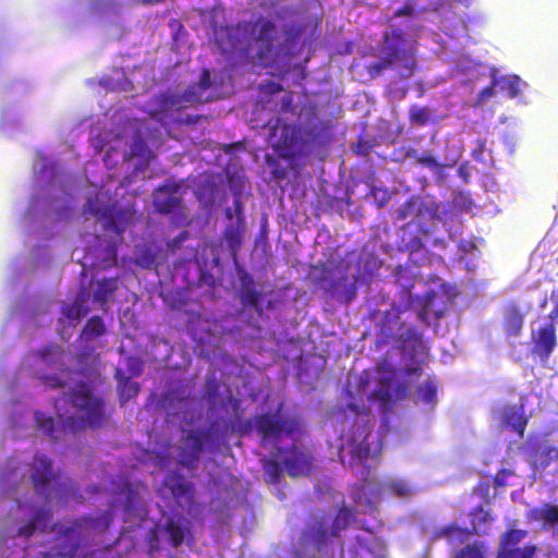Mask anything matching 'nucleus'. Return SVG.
I'll list each match as a JSON object with an SVG mask.
<instances>
[{
    "instance_id": "9",
    "label": "nucleus",
    "mask_w": 558,
    "mask_h": 558,
    "mask_svg": "<svg viewBox=\"0 0 558 558\" xmlns=\"http://www.w3.org/2000/svg\"><path fill=\"white\" fill-rule=\"evenodd\" d=\"M211 85L208 70H204L199 82L190 85L183 93L166 92L160 95L158 100L159 111L170 112L180 111L198 105L203 101L202 94Z\"/></svg>"
},
{
    "instance_id": "50",
    "label": "nucleus",
    "mask_w": 558,
    "mask_h": 558,
    "mask_svg": "<svg viewBox=\"0 0 558 558\" xmlns=\"http://www.w3.org/2000/svg\"><path fill=\"white\" fill-rule=\"evenodd\" d=\"M542 454L545 457V459L543 461L545 466H547L553 461H558V448L557 447H546Z\"/></svg>"
},
{
    "instance_id": "13",
    "label": "nucleus",
    "mask_w": 558,
    "mask_h": 558,
    "mask_svg": "<svg viewBox=\"0 0 558 558\" xmlns=\"http://www.w3.org/2000/svg\"><path fill=\"white\" fill-rule=\"evenodd\" d=\"M337 537L339 536L333 532L328 518L320 514L311 518L302 532L301 543L305 547H313L317 551H323Z\"/></svg>"
},
{
    "instance_id": "49",
    "label": "nucleus",
    "mask_w": 558,
    "mask_h": 558,
    "mask_svg": "<svg viewBox=\"0 0 558 558\" xmlns=\"http://www.w3.org/2000/svg\"><path fill=\"white\" fill-rule=\"evenodd\" d=\"M417 13L414 1L404 3L401 8L393 12V17L409 16L412 17Z\"/></svg>"
},
{
    "instance_id": "58",
    "label": "nucleus",
    "mask_w": 558,
    "mask_h": 558,
    "mask_svg": "<svg viewBox=\"0 0 558 558\" xmlns=\"http://www.w3.org/2000/svg\"><path fill=\"white\" fill-rule=\"evenodd\" d=\"M226 218L231 220L235 216V209H232L230 207L226 208L225 210Z\"/></svg>"
},
{
    "instance_id": "18",
    "label": "nucleus",
    "mask_w": 558,
    "mask_h": 558,
    "mask_svg": "<svg viewBox=\"0 0 558 558\" xmlns=\"http://www.w3.org/2000/svg\"><path fill=\"white\" fill-rule=\"evenodd\" d=\"M165 486L171 492L172 497L180 502L182 498L192 502L194 498V485L189 482L182 474L170 472L163 481Z\"/></svg>"
},
{
    "instance_id": "25",
    "label": "nucleus",
    "mask_w": 558,
    "mask_h": 558,
    "mask_svg": "<svg viewBox=\"0 0 558 558\" xmlns=\"http://www.w3.org/2000/svg\"><path fill=\"white\" fill-rule=\"evenodd\" d=\"M118 290V279L102 278L97 282L96 289L93 294V300L100 305H106L113 293Z\"/></svg>"
},
{
    "instance_id": "53",
    "label": "nucleus",
    "mask_w": 558,
    "mask_h": 558,
    "mask_svg": "<svg viewBox=\"0 0 558 558\" xmlns=\"http://www.w3.org/2000/svg\"><path fill=\"white\" fill-rule=\"evenodd\" d=\"M241 289H248L255 287L253 277L245 270H241L239 274Z\"/></svg>"
},
{
    "instance_id": "59",
    "label": "nucleus",
    "mask_w": 558,
    "mask_h": 558,
    "mask_svg": "<svg viewBox=\"0 0 558 558\" xmlns=\"http://www.w3.org/2000/svg\"><path fill=\"white\" fill-rule=\"evenodd\" d=\"M365 505H366V508L369 510V511H375L377 508H376V505L371 500V499H365Z\"/></svg>"
},
{
    "instance_id": "21",
    "label": "nucleus",
    "mask_w": 558,
    "mask_h": 558,
    "mask_svg": "<svg viewBox=\"0 0 558 558\" xmlns=\"http://www.w3.org/2000/svg\"><path fill=\"white\" fill-rule=\"evenodd\" d=\"M182 206V198L168 193L167 187H159L154 194V207L160 214H171Z\"/></svg>"
},
{
    "instance_id": "26",
    "label": "nucleus",
    "mask_w": 558,
    "mask_h": 558,
    "mask_svg": "<svg viewBox=\"0 0 558 558\" xmlns=\"http://www.w3.org/2000/svg\"><path fill=\"white\" fill-rule=\"evenodd\" d=\"M504 423L509 425L521 438L527 425V418L524 416L521 408L511 407L504 412Z\"/></svg>"
},
{
    "instance_id": "17",
    "label": "nucleus",
    "mask_w": 558,
    "mask_h": 558,
    "mask_svg": "<svg viewBox=\"0 0 558 558\" xmlns=\"http://www.w3.org/2000/svg\"><path fill=\"white\" fill-rule=\"evenodd\" d=\"M288 453L282 461L288 475L291 477L310 475L313 465L312 456L296 446H292Z\"/></svg>"
},
{
    "instance_id": "15",
    "label": "nucleus",
    "mask_w": 558,
    "mask_h": 558,
    "mask_svg": "<svg viewBox=\"0 0 558 558\" xmlns=\"http://www.w3.org/2000/svg\"><path fill=\"white\" fill-rule=\"evenodd\" d=\"M524 326V313L515 302H509L501 310V329L507 339L519 338Z\"/></svg>"
},
{
    "instance_id": "61",
    "label": "nucleus",
    "mask_w": 558,
    "mask_h": 558,
    "mask_svg": "<svg viewBox=\"0 0 558 558\" xmlns=\"http://www.w3.org/2000/svg\"><path fill=\"white\" fill-rule=\"evenodd\" d=\"M418 318L422 319V320H426L427 319L425 310L420 311Z\"/></svg>"
},
{
    "instance_id": "7",
    "label": "nucleus",
    "mask_w": 558,
    "mask_h": 558,
    "mask_svg": "<svg viewBox=\"0 0 558 558\" xmlns=\"http://www.w3.org/2000/svg\"><path fill=\"white\" fill-rule=\"evenodd\" d=\"M271 146L281 159L290 163L291 169L299 174L300 163L296 162L298 149L301 145V130L281 119H277L269 134Z\"/></svg>"
},
{
    "instance_id": "56",
    "label": "nucleus",
    "mask_w": 558,
    "mask_h": 558,
    "mask_svg": "<svg viewBox=\"0 0 558 558\" xmlns=\"http://www.w3.org/2000/svg\"><path fill=\"white\" fill-rule=\"evenodd\" d=\"M405 156L413 159L415 163H417V158H420L421 155L417 153L415 148L410 147L407 149Z\"/></svg>"
},
{
    "instance_id": "55",
    "label": "nucleus",
    "mask_w": 558,
    "mask_h": 558,
    "mask_svg": "<svg viewBox=\"0 0 558 558\" xmlns=\"http://www.w3.org/2000/svg\"><path fill=\"white\" fill-rule=\"evenodd\" d=\"M187 231H182L179 233L178 236H175L174 239H172L169 243H168V246L171 248V250H174L177 247L180 246V244L185 241L187 239Z\"/></svg>"
},
{
    "instance_id": "35",
    "label": "nucleus",
    "mask_w": 558,
    "mask_h": 558,
    "mask_svg": "<svg viewBox=\"0 0 558 558\" xmlns=\"http://www.w3.org/2000/svg\"><path fill=\"white\" fill-rule=\"evenodd\" d=\"M88 311V307L83 304V299H76L74 303L63 307L64 316L72 322H80Z\"/></svg>"
},
{
    "instance_id": "11",
    "label": "nucleus",
    "mask_w": 558,
    "mask_h": 558,
    "mask_svg": "<svg viewBox=\"0 0 558 558\" xmlns=\"http://www.w3.org/2000/svg\"><path fill=\"white\" fill-rule=\"evenodd\" d=\"M84 213L93 215L97 220H102L104 229L112 230L118 235H121L125 231L133 217L132 210L121 208L117 203L100 207L96 205V202L92 197L87 199Z\"/></svg>"
},
{
    "instance_id": "24",
    "label": "nucleus",
    "mask_w": 558,
    "mask_h": 558,
    "mask_svg": "<svg viewBox=\"0 0 558 558\" xmlns=\"http://www.w3.org/2000/svg\"><path fill=\"white\" fill-rule=\"evenodd\" d=\"M116 377L118 379L120 404L124 405L129 400L137 397L140 385L136 381H132L129 377H124L120 369H117Z\"/></svg>"
},
{
    "instance_id": "30",
    "label": "nucleus",
    "mask_w": 558,
    "mask_h": 558,
    "mask_svg": "<svg viewBox=\"0 0 558 558\" xmlns=\"http://www.w3.org/2000/svg\"><path fill=\"white\" fill-rule=\"evenodd\" d=\"M106 327L102 318L100 316H93L86 322L82 330V336L85 340L90 341L104 335Z\"/></svg>"
},
{
    "instance_id": "19",
    "label": "nucleus",
    "mask_w": 558,
    "mask_h": 558,
    "mask_svg": "<svg viewBox=\"0 0 558 558\" xmlns=\"http://www.w3.org/2000/svg\"><path fill=\"white\" fill-rule=\"evenodd\" d=\"M412 227H414V231L405 232L402 241L405 251L410 253H417L424 248L425 242L430 234V230L427 226L422 223H408V229H411Z\"/></svg>"
},
{
    "instance_id": "64",
    "label": "nucleus",
    "mask_w": 558,
    "mask_h": 558,
    "mask_svg": "<svg viewBox=\"0 0 558 558\" xmlns=\"http://www.w3.org/2000/svg\"><path fill=\"white\" fill-rule=\"evenodd\" d=\"M407 390H408L407 386H403V387H402V392H403V395H405Z\"/></svg>"
},
{
    "instance_id": "57",
    "label": "nucleus",
    "mask_w": 558,
    "mask_h": 558,
    "mask_svg": "<svg viewBox=\"0 0 558 558\" xmlns=\"http://www.w3.org/2000/svg\"><path fill=\"white\" fill-rule=\"evenodd\" d=\"M404 372H405V374L408 376H411V375L421 376L422 367L421 366H415V367H411V368H405Z\"/></svg>"
},
{
    "instance_id": "34",
    "label": "nucleus",
    "mask_w": 558,
    "mask_h": 558,
    "mask_svg": "<svg viewBox=\"0 0 558 558\" xmlns=\"http://www.w3.org/2000/svg\"><path fill=\"white\" fill-rule=\"evenodd\" d=\"M535 554V545H524L517 549L497 550L495 558H534Z\"/></svg>"
},
{
    "instance_id": "22",
    "label": "nucleus",
    "mask_w": 558,
    "mask_h": 558,
    "mask_svg": "<svg viewBox=\"0 0 558 558\" xmlns=\"http://www.w3.org/2000/svg\"><path fill=\"white\" fill-rule=\"evenodd\" d=\"M489 75L493 78L494 85L501 92H506L509 98L513 99L520 95L521 80L518 75H498V71L495 68L490 69Z\"/></svg>"
},
{
    "instance_id": "62",
    "label": "nucleus",
    "mask_w": 558,
    "mask_h": 558,
    "mask_svg": "<svg viewBox=\"0 0 558 558\" xmlns=\"http://www.w3.org/2000/svg\"><path fill=\"white\" fill-rule=\"evenodd\" d=\"M547 304V299L545 298L542 303H541V306L544 307L545 305Z\"/></svg>"
},
{
    "instance_id": "40",
    "label": "nucleus",
    "mask_w": 558,
    "mask_h": 558,
    "mask_svg": "<svg viewBox=\"0 0 558 558\" xmlns=\"http://www.w3.org/2000/svg\"><path fill=\"white\" fill-rule=\"evenodd\" d=\"M35 421L38 429H40L45 435L57 439L58 437L54 436V421L51 416H47L44 413L37 411L35 413Z\"/></svg>"
},
{
    "instance_id": "29",
    "label": "nucleus",
    "mask_w": 558,
    "mask_h": 558,
    "mask_svg": "<svg viewBox=\"0 0 558 558\" xmlns=\"http://www.w3.org/2000/svg\"><path fill=\"white\" fill-rule=\"evenodd\" d=\"M263 299L262 293L256 290L255 287L240 290V302L244 307H253L259 315L263 313L260 301Z\"/></svg>"
},
{
    "instance_id": "39",
    "label": "nucleus",
    "mask_w": 558,
    "mask_h": 558,
    "mask_svg": "<svg viewBox=\"0 0 558 558\" xmlns=\"http://www.w3.org/2000/svg\"><path fill=\"white\" fill-rule=\"evenodd\" d=\"M409 119L412 123L424 126L430 120V111L426 107L413 105L409 109Z\"/></svg>"
},
{
    "instance_id": "43",
    "label": "nucleus",
    "mask_w": 558,
    "mask_h": 558,
    "mask_svg": "<svg viewBox=\"0 0 558 558\" xmlns=\"http://www.w3.org/2000/svg\"><path fill=\"white\" fill-rule=\"evenodd\" d=\"M454 558H485L483 546L481 544H469L457 551Z\"/></svg>"
},
{
    "instance_id": "5",
    "label": "nucleus",
    "mask_w": 558,
    "mask_h": 558,
    "mask_svg": "<svg viewBox=\"0 0 558 558\" xmlns=\"http://www.w3.org/2000/svg\"><path fill=\"white\" fill-rule=\"evenodd\" d=\"M318 271L315 282L331 299L342 304H350L357 294L355 280L350 281L347 268L328 262L314 267Z\"/></svg>"
},
{
    "instance_id": "54",
    "label": "nucleus",
    "mask_w": 558,
    "mask_h": 558,
    "mask_svg": "<svg viewBox=\"0 0 558 558\" xmlns=\"http://www.w3.org/2000/svg\"><path fill=\"white\" fill-rule=\"evenodd\" d=\"M44 384L46 387L50 389H57L64 387V383H62L58 377L56 376H46L44 377Z\"/></svg>"
},
{
    "instance_id": "52",
    "label": "nucleus",
    "mask_w": 558,
    "mask_h": 558,
    "mask_svg": "<svg viewBox=\"0 0 558 558\" xmlns=\"http://www.w3.org/2000/svg\"><path fill=\"white\" fill-rule=\"evenodd\" d=\"M293 109V94L292 92H287L280 100V110L283 112L291 111Z\"/></svg>"
},
{
    "instance_id": "12",
    "label": "nucleus",
    "mask_w": 558,
    "mask_h": 558,
    "mask_svg": "<svg viewBox=\"0 0 558 558\" xmlns=\"http://www.w3.org/2000/svg\"><path fill=\"white\" fill-rule=\"evenodd\" d=\"M415 298L408 291L407 298L403 300V308L392 304L388 310L383 313V316L377 325V341L381 344H388L397 340L399 331L404 328V323L401 322V313L411 307Z\"/></svg>"
},
{
    "instance_id": "3",
    "label": "nucleus",
    "mask_w": 558,
    "mask_h": 558,
    "mask_svg": "<svg viewBox=\"0 0 558 558\" xmlns=\"http://www.w3.org/2000/svg\"><path fill=\"white\" fill-rule=\"evenodd\" d=\"M244 28L256 46L257 63L264 68L272 65L281 52L300 37L302 31L301 27L291 25L282 31L284 40L280 41V31L269 20L260 17L246 23Z\"/></svg>"
},
{
    "instance_id": "45",
    "label": "nucleus",
    "mask_w": 558,
    "mask_h": 558,
    "mask_svg": "<svg viewBox=\"0 0 558 558\" xmlns=\"http://www.w3.org/2000/svg\"><path fill=\"white\" fill-rule=\"evenodd\" d=\"M258 90L262 97H269L276 94H279L283 90V87L280 83L268 80L258 85Z\"/></svg>"
},
{
    "instance_id": "46",
    "label": "nucleus",
    "mask_w": 558,
    "mask_h": 558,
    "mask_svg": "<svg viewBox=\"0 0 558 558\" xmlns=\"http://www.w3.org/2000/svg\"><path fill=\"white\" fill-rule=\"evenodd\" d=\"M496 85L493 83V78H490V84L484 87L478 94L473 104V107H480L485 104L488 99L493 98L496 95Z\"/></svg>"
},
{
    "instance_id": "16",
    "label": "nucleus",
    "mask_w": 558,
    "mask_h": 558,
    "mask_svg": "<svg viewBox=\"0 0 558 558\" xmlns=\"http://www.w3.org/2000/svg\"><path fill=\"white\" fill-rule=\"evenodd\" d=\"M233 206L235 209V222L226 227L225 239L229 250L235 257L242 246L243 233L245 230L243 205L240 196L233 199Z\"/></svg>"
},
{
    "instance_id": "20",
    "label": "nucleus",
    "mask_w": 558,
    "mask_h": 558,
    "mask_svg": "<svg viewBox=\"0 0 558 558\" xmlns=\"http://www.w3.org/2000/svg\"><path fill=\"white\" fill-rule=\"evenodd\" d=\"M369 534L365 537L356 536V549L367 553L373 558H385L387 554V545L384 538L371 532L367 527H363Z\"/></svg>"
},
{
    "instance_id": "8",
    "label": "nucleus",
    "mask_w": 558,
    "mask_h": 558,
    "mask_svg": "<svg viewBox=\"0 0 558 558\" xmlns=\"http://www.w3.org/2000/svg\"><path fill=\"white\" fill-rule=\"evenodd\" d=\"M553 308L547 318L548 323L531 332V354L546 363L557 347L556 326L558 324V288L550 292Z\"/></svg>"
},
{
    "instance_id": "1",
    "label": "nucleus",
    "mask_w": 558,
    "mask_h": 558,
    "mask_svg": "<svg viewBox=\"0 0 558 558\" xmlns=\"http://www.w3.org/2000/svg\"><path fill=\"white\" fill-rule=\"evenodd\" d=\"M52 512L48 508L36 511L28 523L19 529V535L32 536L37 530L41 532H56L53 550L57 556L72 557L81 546V543L89 530L106 531L112 522L109 511L98 517H82L70 524L54 523L50 525Z\"/></svg>"
},
{
    "instance_id": "23",
    "label": "nucleus",
    "mask_w": 558,
    "mask_h": 558,
    "mask_svg": "<svg viewBox=\"0 0 558 558\" xmlns=\"http://www.w3.org/2000/svg\"><path fill=\"white\" fill-rule=\"evenodd\" d=\"M471 532L465 527H460L456 523H451L434 531L435 539L446 538L450 544L464 543Z\"/></svg>"
},
{
    "instance_id": "60",
    "label": "nucleus",
    "mask_w": 558,
    "mask_h": 558,
    "mask_svg": "<svg viewBox=\"0 0 558 558\" xmlns=\"http://www.w3.org/2000/svg\"><path fill=\"white\" fill-rule=\"evenodd\" d=\"M352 497H353V500H354V502L356 505H361L362 504L361 496H360L359 493H353Z\"/></svg>"
},
{
    "instance_id": "37",
    "label": "nucleus",
    "mask_w": 558,
    "mask_h": 558,
    "mask_svg": "<svg viewBox=\"0 0 558 558\" xmlns=\"http://www.w3.org/2000/svg\"><path fill=\"white\" fill-rule=\"evenodd\" d=\"M282 474L281 464L275 460H267L264 464V478L267 484H277Z\"/></svg>"
},
{
    "instance_id": "2",
    "label": "nucleus",
    "mask_w": 558,
    "mask_h": 558,
    "mask_svg": "<svg viewBox=\"0 0 558 558\" xmlns=\"http://www.w3.org/2000/svg\"><path fill=\"white\" fill-rule=\"evenodd\" d=\"M376 56L378 60L365 66L371 78H376L386 70H391L396 72L399 80H407L417 69V40L400 28L385 31Z\"/></svg>"
},
{
    "instance_id": "33",
    "label": "nucleus",
    "mask_w": 558,
    "mask_h": 558,
    "mask_svg": "<svg viewBox=\"0 0 558 558\" xmlns=\"http://www.w3.org/2000/svg\"><path fill=\"white\" fill-rule=\"evenodd\" d=\"M165 531L169 535L171 546L179 547L183 544L185 537L184 529L174 520L169 519L166 522Z\"/></svg>"
},
{
    "instance_id": "63",
    "label": "nucleus",
    "mask_w": 558,
    "mask_h": 558,
    "mask_svg": "<svg viewBox=\"0 0 558 558\" xmlns=\"http://www.w3.org/2000/svg\"><path fill=\"white\" fill-rule=\"evenodd\" d=\"M434 244L437 245V244H440L441 246H444V241H434Z\"/></svg>"
},
{
    "instance_id": "31",
    "label": "nucleus",
    "mask_w": 558,
    "mask_h": 558,
    "mask_svg": "<svg viewBox=\"0 0 558 558\" xmlns=\"http://www.w3.org/2000/svg\"><path fill=\"white\" fill-rule=\"evenodd\" d=\"M353 520V511L349 507L341 506L331 524L333 532H336V534L339 536L340 532L349 527Z\"/></svg>"
},
{
    "instance_id": "51",
    "label": "nucleus",
    "mask_w": 558,
    "mask_h": 558,
    "mask_svg": "<svg viewBox=\"0 0 558 558\" xmlns=\"http://www.w3.org/2000/svg\"><path fill=\"white\" fill-rule=\"evenodd\" d=\"M512 472L508 469H501L498 474L493 478L494 486L499 488L506 486V478L510 476Z\"/></svg>"
},
{
    "instance_id": "47",
    "label": "nucleus",
    "mask_w": 558,
    "mask_h": 558,
    "mask_svg": "<svg viewBox=\"0 0 558 558\" xmlns=\"http://www.w3.org/2000/svg\"><path fill=\"white\" fill-rule=\"evenodd\" d=\"M389 489L398 497H409L414 493L412 487L403 481H395L390 483Z\"/></svg>"
},
{
    "instance_id": "28",
    "label": "nucleus",
    "mask_w": 558,
    "mask_h": 558,
    "mask_svg": "<svg viewBox=\"0 0 558 558\" xmlns=\"http://www.w3.org/2000/svg\"><path fill=\"white\" fill-rule=\"evenodd\" d=\"M526 536V531L509 529L500 538L497 550H511L519 548L517 545Z\"/></svg>"
},
{
    "instance_id": "36",
    "label": "nucleus",
    "mask_w": 558,
    "mask_h": 558,
    "mask_svg": "<svg viewBox=\"0 0 558 558\" xmlns=\"http://www.w3.org/2000/svg\"><path fill=\"white\" fill-rule=\"evenodd\" d=\"M470 515L474 533H477V530L493 521L489 511L485 510L483 506H477L474 509H472Z\"/></svg>"
},
{
    "instance_id": "48",
    "label": "nucleus",
    "mask_w": 558,
    "mask_h": 558,
    "mask_svg": "<svg viewBox=\"0 0 558 558\" xmlns=\"http://www.w3.org/2000/svg\"><path fill=\"white\" fill-rule=\"evenodd\" d=\"M369 452H371L369 445L366 444L365 441H362V442L356 444L352 448L351 456L353 459H357L360 462H364L365 460H367Z\"/></svg>"
},
{
    "instance_id": "38",
    "label": "nucleus",
    "mask_w": 558,
    "mask_h": 558,
    "mask_svg": "<svg viewBox=\"0 0 558 558\" xmlns=\"http://www.w3.org/2000/svg\"><path fill=\"white\" fill-rule=\"evenodd\" d=\"M421 203L415 197H410L407 199L402 206L398 209L397 218L400 220H404L409 217L416 216L421 210Z\"/></svg>"
},
{
    "instance_id": "6",
    "label": "nucleus",
    "mask_w": 558,
    "mask_h": 558,
    "mask_svg": "<svg viewBox=\"0 0 558 558\" xmlns=\"http://www.w3.org/2000/svg\"><path fill=\"white\" fill-rule=\"evenodd\" d=\"M281 405L275 412H266L254 417V426L260 436L263 447L276 442L282 437H292L301 428V418L296 415L281 414Z\"/></svg>"
},
{
    "instance_id": "14",
    "label": "nucleus",
    "mask_w": 558,
    "mask_h": 558,
    "mask_svg": "<svg viewBox=\"0 0 558 558\" xmlns=\"http://www.w3.org/2000/svg\"><path fill=\"white\" fill-rule=\"evenodd\" d=\"M32 470L31 478L35 490L48 497L51 481L54 480L51 459L43 453H36L32 463Z\"/></svg>"
},
{
    "instance_id": "10",
    "label": "nucleus",
    "mask_w": 558,
    "mask_h": 558,
    "mask_svg": "<svg viewBox=\"0 0 558 558\" xmlns=\"http://www.w3.org/2000/svg\"><path fill=\"white\" fill-rule=\"evenodd\" d=\"M217 422H211L207 428L190 429L182 437V444L179 448V463L187 469H194L197 465L205 444H214L218 438L216 435Z\"/></svg>"
},
{
    "instance_id": "32",
    "label": "nucleus",
    "mask_w": 558,
    "mask_h": 558,
    "mask_svg": "<svg viewBox=\"0 0 558 558\" xmlns=\"http://www.w3.org/2000/svg\"><path fill=\"white\" fill-rule=\"evenodd\" d=\"M266 162L268 165V167L270 168V173H271V177L276 180H286L288 177H289V172H293L294 177H300V173L296 174L290 166L286 167V166H282L281 162L274 158V157H267L266 158ZM288 165H290L288 162ZM303 165H300V168H299V172L301 171V168H302Z\"/></svg>"
},
{
    "instance_id": "41",
    "label": "nucleus",
    "mask_w": 558,
    "mask_h": 558,
    "mask_svg": "<svg viewBox=\"0 0 558 558\" xmlns=\"http://www.w3.org/2000/svg\"><path fill=\"white\" fill-rule=\"evenodd\" d=\"M402 348L411 343H416L421 341V333L414 327H409L407 329H402L399 331V336L396 340Z\"/></svg>"
},
{
    "instance_id": "42",
    "label": "nucleus",
    "mask_w": 558,
    "mask_h": 558,
    "mask_svg": "<svg viewBox=\"0 0 558 558\" xmlns=\"http://www.w3.org/2000/svg\"><path fill=\"white\" fill-rule=\"evenodd\" d=\"M420 399L426 404H435L437 400V389L433 381H425L418 387Z\"/></svg>"
},
{
    "instance_id": "44",
    "label": "nucleus",
    "mask_w": 558,
    "mask_h": 558,
    "mask_svg": "<svg viewBox=\"0 0 558 558\" xmlns=\"http://www.w3.org/2000/svg\"><path fill=\"white\" fill-rule=\"evenodd\" d=\"M417 165L426 167L435 172H440L444 166L437 161V159L429 153L426 151L417 158Z\"/></svg>"
},
{
    "instance_id": "4",
    "label": "nucleus",
    "mask_w": 558,
    "mask_h": 558,
    "mask_svg": "<svg viewBox=\"0 0 558 558\" xmlns=\"http://www.w3.org/2000/svg\"><path fill=\"white\" fill-rule=\"evenodd\" d=\"M69 400L83 414L70 415L62 420L61 429L64 434H76L86 428H98L107 422L109 414L106 412L104 399L95 396L87 384L80 383L71 388Z\"/></svg>"
},
{
    "instance_id": "27",
    "label": "nucleus",
    "mask_w": 558,
    "mask_h": 558,
    "mask_svg": "<svg viewBox=\"0 0 558 558\" xmlns=\"http://www.w3.org/2000/svg\"><path fill=\"white\" fill-rule=\"evenodd\" d=\"M530 517L537 522H546L549 524L558 523V506L544 504L541 507L533 508Z\"/></svg>"
}]
</instances>
